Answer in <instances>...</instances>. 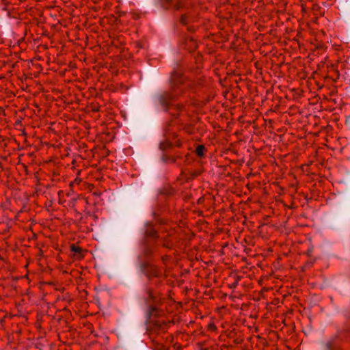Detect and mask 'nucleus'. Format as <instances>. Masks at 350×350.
Here are the masks:
<instances>
[{"mask_svg": "<svg viewBox=\"0 0 350 350\" xmlns=\"http://www.w3.org/2000/svg\"><path fill=\"white\" fill-rule=\"evenodd\" d=\"M173 92H162L157 93L154 96V102L161 106L163 110L169 111L173 116H176L174 111L180 109L178 105L172 103L173 99L185 90H195L196 83L188 80L183 73L178 70H174L170 79Z\"/></svg>", "mask_w": 350, "mask_h": 350, "instance_id": "1", "label": "nucleus"}, {"mask_svg": "<svg viewBox=\"0 0 350 350\" xmlns=\"http://www.w3.org/2000/svg\"><path fill=\"white\" fill-rule=\"evenodd\" d=\"M156 4H159L163 9H168L169 7H173L177 13L175 14V18L179 23L183 25H188L191 21V18L187 16V13L181 12L182 8L185 6L182 1H173L172 0H154Z\"/></svg>", "mask_w": 350, "mask_h": 350, "instance_id": "2", "label": "nucleus"}, {"mask_svg": "<svg viewBox=\"0 0 350 350\" xmlns=\"http://www.w3.org/2000/svg\"><path fill=\"white\" fill-rule=\"evenodd\" d=\"M139 260L141 271L144 275L148 278L157 275V273L155 267L144 260L142 255L139 256Z\"/></svg>", "mask_w": 350, "mask_h": 350, "instance_id": "3", "label": "nucleus"}, {"mask_svg": "<svg viewBox=\"0 0 350 350\" xmlns=\"http://www.w3.org/2000/svg\"><path fill=\"white\" fill-rule=\"evenodd\" d=\"M174 135V131H165L163 139L160 142V148L162 150H165L168 148H170L174 144H176V142H172L171 137Z\"/></svg>", "mask_w": 350, "mask_h": 350, "instance_id": "4", "label": "nucleus"}, {"mask_svg": "<svg viewBox=\"0 0 350 350\" xmlns=\"http://www.w3.org/2000/svg\"><path fill=\"white\" fill-rule=\"evenodd\" d=\"M143 232L148 237L154 238L157 237V229L154 224L151 221L145 223Z\"/></svg>", "mask_w": 350, "mask_h": 350, "instance_id": "5", "label": "nucleus"}, {"mask_svg": "<svg viewBox=\"0 0 350 350\" xmlns=\"http://www.w3.org/2000/svg\"><path fill=\"white\" fill-rule=\"evenodd\" d=\"M148 331L150 332L151 334H159L160 332H164V327L162 324L159 321H151L147 327Z\"/></svg>", "mask_w": 350, "mask_h": 350, "instance_id": "6", "label": "nucleus"}, {"mask_svg": "<svg viewBox=\"0 0 350 350\" xmlns=\"http://www.w3.org/2000/svg\"><path fill=\"white\" fill-rule=\"evenodd\" d=\"M324 350H340L339 341L336 339L327 342Z\"/></svg>", "mask_w": 350, "mask_h": 350, "instance_id": "7", "label": "nucleus"}, {"mask_svg": "<svg viewBox=\"0 0 350 350\" xmlns=\"http://www.w3.org/2000/svg\"><path fill=\"white\" fill-rule=\"evenodd\" d=\"M147 295L148 296V297L145 298L147 304L150 305L149 299H152L154 301H156V297H155V295L150 290L148 291ZM150 308H152V310L154 309V307L152 306H150Z\"/></svg>", "mask_w": 350, "mask_h": 350, "instance_id": "8", "label": "nucleus"}, {"mask_svg": "<svg viewBox=\"0 0 350 350\" xmlns=\"http://www.w3.org/2000/svg\"><path fill=\"white\" fill-rule=\"evenodd\" d=\"M204 148L203 146H198L197 148V154L200 157H202L204 154Z\"/></svg>", "mask_w": 350, "mask_h": 350, "instance_id": "9", "label": "nucleus"}, {"mask_svg": "<svg viewBox=\"0 0 350 350\" xmlns=\"http://www.w3.org/2000/svg\"><path fill=\"white\" fill-rule=\"evenodd\" d=\"M72 251L74 252L75 254H80V249L75 245L72 246Z\"/></svg>", "mask_w": 350, "mask_h": 350, "instance_id": "10", "label": "nucleus"}, {"mask_svg": "<svg viewBox=\"0 0 350 350\" xmlns=\"http://www.w3.org/2000/svg\"><path fill=\"white\" fill-rule=\"evenodd\" d=\"M149 252H150V249H149V248H148V247H145V248L144 249V251H143V254L146 256V255H147Z\"/></svg>", "mask_w": 350, "mask_h": 350, "instance_id": "11", "label": "nucleus"}, {"mask_svg": "<svg viewBox=\"0 0 350 350\" xmlns=\"http://www.w3.org/2000/svg\"><path fill=\"white\" fill-rule=\"evenodd\" d=\"M152 213L154 216H156L158 214L155 210L153 211Z\"/></svg>", "mask_w": 350, "mask_h": 350, "instance_id": "12", "label": "nucleus"}, {"mask_svg": "<svg viewBox=\"0 0 350 350\" xmlns=\"http://www.w3.org/2000/svg\"><path fill=\"white\" fill-rule=\"evenodd\" d=\"M164 195H165L164 193H163V194H161V197H160L159 200H161V201L162 200V197H163V196H164Z\"/></svg>", "mask_w": 350, "mask_h": 350, "instance_id": "13", "label": "nucleus"}, {"mask_svg": "<svg viewBox=\"0 0 350 350\" xmlns=\"http://www.w3.org/2000/svg\"><path fill=\"white\" fill-rule=\"evenodd\" d=\"M187 29H188L189 31H191V27L188 26V27H187Z\"/></svg>", "mask_w": 350, "mask_h": 350, "instance_id": "14", "label": "nucleus"}]
</instances>
